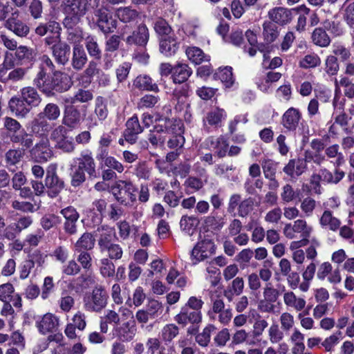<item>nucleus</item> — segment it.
Masks as SVG:
<instances>
[{
  "label": "nucleus",
  "instance_id": "obj_1",
  "mask_svg": "<svg viewBox=\"0 0 354 354\" xmlns=\"http://www.w3.org/2000/svg\"><path fill=\"white\" fill-rule=\"evenodd\" d=\"M33 84L48 97L53 96L55 92L66 91L71 86L67 75L61 71H54L52 75L42 71L38 72L33 80Z\"/></svg>",
  "mask_w": 354,
  "mask_h": 354
},
{
  "label": "nucleus",
  "instance_id": "obj_26",
  "mask_svg": "<svg viewBox=\"0 0 354 354\" xmlns=\"http://www.w3.org/2000/svg\"><path fill=\"white\" fill-rule=\"evenodd\" d=\"M88 62V56L82 46H73L71 64L77 71H82Z\"/></svg>",
  "mask_w": 354,
  "mask_h": 354
},
{
  "label": "nucleus",
  "instance_id": "obj_37",
  "mask_svg": "<svg viewBox=\"0 0 354 354\" xmlns=\"http://www.w3.org/2000/svg\"><path fill=\"white\" fill-rule=\"evenodd\" d=\"M180 328L175 324H167L161 329L160 337L165 345L171 344L179 335Z\"/></svg>",
  "mask_w": 354,
  "mask_h": 354
},
{
  "label": "nucleus",
  "instance_id": "obj_43",
  "mask_svg": "<svg viewBox=\"0 0 354 354\" xmlns=\"http://www.w3.org/2000/svg\"><path fill=\"white\" fill-rule=\"evenodd\" d=\"M95 239L91 233H84L75 245V251H87L94 248Z\"/></svg>",
  "mask_w": 354,
  "mask_h": 354
},
{
  "label": "nucleus",
  "instance_id": "obj_41",
  "mask_svg": "<svg viewBox=\"0 0 354 354\" xmlns=\"http://www.w3.org/2000/svg\"><path fill=\"white\" fill-rule=\"evenodd\" d=\"M279 32L277 26L270 21H266L263 24V36L267 44L274 42L279 37Z\"/></svg>",
  "mask_w": 354,
  "mask_h": 354
},
{
  "label": "nucleus",
  "instance_id": "obj_44",
  "mask_svg": "<svg viewBox=\"0 0 354 354\" xmlns=\"http://www.w3.org/2000/svg\"><path fill=\"white\" fill-rule=\"evenodd\" d=\"M207 141L214 145V148L216 149V153L219 158H223L227 153L229 144L227 140L223 137L220 136L217 139L214 140L213 137L207 138Z\"/></svg>",
  "mask_w": 354,
  "mask_h": 354
},
{
  "label": "nucleus",
  "instance_id": "obj_62",
  "mask_svg": "<svg viewBox=\"0 0 354 354\" xmlns=\"http://www.w3.org/2000/svg\"><path fill=\"white\" fill-rule=\"evenodd\" d=\"M216 327L212 324L207 325L203 332L196 336V342L201 346L205 347L210 342L211 333L216 330Z\"/></svg>",
  "mask_w": 354,
  "mask_h": 354
},
{
  "label": "nucleus",
  "instance_id": "obj_54",
  "mask_svg": "<svg viewBox=\"0 0 354 354\" xmlns=\"http://www.w3.org/2000/svg\"><path fill=\"white\" fill-rule=\"evenodd\" d=\"M41 117L48 120H56L60 115V109L55 103H48L44 107L43 111L40 113Z\"/></svg>",
  "mask_w": 354,
  "mask_h": 354
},
{
  "label": "nucleus",
  "instance_id": "obj_51",
  "mask_svg": "<svg viewBox=\"0 0 354 354\" xmlns=\"http://www.w3.org/2000/svg\"><path fill=\"white\" fill-rule=\"evenodd\" d=\"M339 146L337 144L332 145L324 149L325 154L328 158H337L334 164L336 167L343 165L345 161L342 153L339 152Z\"/></svg>",
  "mask_w": 354,
  "mask_h": 354
},
{
  "label": "nucleus",
  "instance_id": "obj_2",
  "mask_svg": "<svg viewBox=\"0 0 354 354\" xmlns=\"http://www.w3.org/2000/svg\"><path fill=\"white\" fill-rule=\"evenodd\" d=\"M98 236L97 245L101 253L106 254V258L113 261H118L122 258V246L114 242L116 238V234L114 228L107 225H102L97 227V231Z\"/></svg>",
  "mask_w": 354,
  "mask_h": 354
},
{
  "label": "nucleus",
  "instance_id": "obj_56",
  "mask_svg": "<svg viewBox=\"0 0 354 354\" xmlns=\"http://www.w3.org/2000/svg\"><path fill=\"white\" fill-rule=\"evenodd\" d=\"M60 223V217L54 214H45L40 219V225L46 231H48L51 228L56 227L57 225Z\"/></svg>",
  "mask_w": 354,
  "mask_h": 354
},
{
  "label": "nucleus",
  "instance_id": "obj_53",
  "mask_svg": "<svg viewBox=\"0 0 354 354\" xmlns=\"http://www.w3.org/2000/svg\"><path fill=\"white\" fill-rule=\"evenodd\" d=\"M15 56L21 63L30 62L34 58V50L26 46H19L16 49Z\"/></svg>",
  "mask_w": 354,
  "mask_h": 354
},
{
  "label": "nucleus",
  "instance_id": "obj_60",
  "mask_svg": "<svg viewBox=\"0 0 354 354\" xmlns=\"http://www.w3.org/2000/svg\"><path fill=\"white\" fill-rule=\"evenodd\" d=\"M138 12L128 7L119 8L116 11V16L124 23L134 21L138 17Z\"/></svg>",
  "mask_w": 354,
  "mask_h": 354
},
{
  "label": "nucleus",
  "instance_id": "obj_45",
  "mask_svg": "<svg viewBox=\"0 0 354 354\" xmlns=\"http://www.w3.org/2000/svg\"><path fill=\"white\" fill-rule=\"evenodd\" d=\"M312 41L316 46L324 48L329 46L330 39L324 29L315 28L311 35Z\"/></svg>",
  "mask_w": 354,
  "mask_h": 354
},
{
  "label": "nucleus",
  "instance_id": "obj_35",
  "mask_svg": "<svg viewBox=\"0 0 354 354\" xmlns=\"http://www.w3.org/2000/svg\"><path fill=\"white\" fill-rule=\"evenodd\" d=\"M80 112L75 107H68L65 111L62 120L63 124L66 127L74 129L76 128L80 122Z\"/></svg>",
  "mask_w": 354,
  "mask_h": 354
},
{
  "label": "nucleus",
  "instance_id": "obj_34",
  "mask_svg": "<svg viewBox=\"0 0 354 354\" xmlns=\"http://www.w3.org/2000/svg\"><path fill=\"white\" fill-rule=\"evenodd\" d=\"M178 49V43L174 35L163 37L160 41V51L167 57L174 55Z\"/></svg>",
  "mask_w": 354,
  "mask_h": 354
},
{
  "label": "nucleus",
  "instance_id": "obj_24",
  "mask_svg": "<svg viewBox=\"0 0 354 354\" xmlns=\"http://www.w3.org/2000/svg\"><path fill=\"white\" fill-rule=\"evenodd\" d=\"M79 169L88 174L90 177L96 176L95 162L91 152H82L80 156L77 158Z\"/></svg>",
  "mask_w": 354,
  "mask_h": 354
},
{
  "label": "nucleus",
  "instance_id": "obj_63",
  "mask_svg": "<svg viewBox=\"0 0 354 354\" xmlns=\"http://www.w3.org/2000/svg\"><path fill=\"white\" fill-rule=\"evenodd\" d=\"M217 76L227 87L231 86L234 82L232 68L231 66H225L223 68H220L217 73Z\"/></svg>",
  "mask_w": 354,
  "mask_h": 354
},
{
  "label": "nucleus",
  "instance_id": "obj_8",
  "mask_svg": "<svg viewBox=\"0 0 354 354\" xmlns=\"http://www.w3.org/2000/svg\"><path fill=\"white\" fill-rule=\"evenodd\" d=\"M149 30L145 24H139L123 40L127 46H136L137 48H145L149 40Z\"/></svg>",
  "mask_w": 354,
  "mask_h": 354
},
{
  "label": "nucleus",
  "instance_id": "obj_36",
  "mask_svg": "<svg viewBox=\"0 0 354 354\" xmlns=\"http://www.w3.org/2000/svg\"><path fill=\"white\" fill-rule=\"evenodd\" d=\"M84 41L85 48L88 55L95 60H100L102 58V50L97 43L96 37L88 35L86 37Z\"/></svg>",
  "mask_w": 354,
  "mask_h": 354
},
{
  "label": "nucleus",
  "instance_id": "obj_57",
  "mask_svg": "<svg viewBox=\"0 0 354 354\" xmlns=\"http://www.w3.org/2000/svg\"><path fill=\"white\" fill-rule=\"evenodd\" d=\"M154 30L156 32L161 35L163 37H168L169 36H172V29L171 27L169 25L167 21L162 19L158 18L154 23Z\"/></svg>",
  "mask_w": 354,
  "mask_h": 354
},
{
  "label": "nucleus",
  "instance_id": "obj_29",
  "mask_svg": "<svg viewBox=\"0 0 354 354\" xmlns=\"http://www.w3.org/2000/svg\"><path fill=\"white\" fill-rule=\"evenodd\" d=\"M31 109L38 106L41 102V97L32 86H25L18 93Z\"/></svg>",
  "mask_w": 354,
  "mask_h": 354
},
{
  "label": "nucleus",
  "instance_id": "obj_27",
  "mask_svg": "<svg viewBox=\"0 0 354 354\" xmlns=\"http://www.w3.org/2000/svg\"><path fill=\"white\" fill-rule=\"evenodd\" d=\"M62 27L55 20H50L46 23H41L35 30L39 36H44L47 34L55 35L57 38L61 37Z\"/></svg>",
  "mask_w": 354,
  "mask_h": 354
},
{
  "label": "nucleus",
  "instance_id": "obj_13",
  "mask_svg": "<svg viewBox=\"0 0 354 354\" xmlns=\"http://www.w3.org/2000/svg\"><path fill=\"white\" fill-rule=\"evenodd\" d=\"M94 10V15L97 18L96 24L99 29L104 34L113 32L117 27V21L108 13L104 7Z\"/></svg>",
  "mask_w": 354,
  "mask_h": 354
},
{
  "label": "nucleus",
  "instance_id": "obj_5",
  "mask_svg": "<svg viewBox=\"0 0 354 354\" xmlns=\"http://www.w3.org/2000/svg\"><path fill=\"white\" fill-rule=\"evenodd\" d=\"M99 5L100 0H65L64 10L66 15L64 19L81 21L88 11L97 8Z\"/></svg>",
  "mask_w": 354,
  "mask_h": 354
},
{
  "label": "nucleus",
  "instance_id": "obj_12",
  "mask_svg": "<svg viewBox=\"0 0 354 354\" xmlns=\"http://www.w3.org/2000/svg\"><path fill=\"white\" fill-rule=\"evenodd\" d=\"M162 303L156 299H149L144 309L138 310L136 318L140 324H146L149 319H155L162 312Z\"/></svg>",
  "mask_w": 354,
  "mask_h": 354
},
{
  "label": "nucleus",
  "instance_id": "obj_32",
  "mask_svg": "<svg viewBox=\"0 0 354 354\" xmlns=\"http://www.w3.org/2000/svg\"><path fill=\"white\" fill-rule=\"evenodd\" d=\"M192 74V70L186 64L178 63L174 66L171 75L174 84H183L185 82Z\"/></svg>",
  "mask_w": 354,
  "mask_h": 354
},
{
  "label": "nucleus",
  "instance_id": "obj_52",
  "mask_svg": "<svg viewBox=\"0 0 354 354\" xmlns=\"http://www.w3.org/2000/svg\"><path fill=\"white\" fill-rule=\"evenodd\" d=\"M281 77V73L270 71L266 74V77L257 83L258 88L263 92H268L272 83L277 82Z\"/></svg>",
  "mask_w": 354,
  "mask_h": 354
},
{
  "label": "nucleus",
  "instance_id": "obj_48",
  "mask_svg": "<svg viewBox=\"0 0 354 354\" xmlns=\"http://www.w3.org/2000/svg\"><path fill=\"white\" fill-rule=\"evenodd\" d=\"M160 100V98L158 95L145 94L139 99L137 107L140 110L152 109L156 106Z\"/></svg>",
  "mask_w": 354,
  "mask_h": 354
},
{
  "label": "nucleus",
  "instance_id": "obj_21",
  "mask_svg": "<svg viewBox=\"0 0 354 354\" xmlns=\"http://www.w3.org/2000/svg\"><path fill=\"white\" fill-rule=\"evenodd\" d=\"M301 119V113L298 109L290 107L283 114L282 126L288 131H295Z\"/></svg>",
  "mask_w": 354,
  "mask_h": 354
},
{
  "label": "nucleus",
  "instance_id": "obj_17",
  "mask_svg": "<svg viewBox=\"0 0 354 354\" xmlns=\"http://www.w3.org/2000/svg\"><path fill=\"white\" fill-rule=\"evenodd\" d=\"M270 21L280 26L290 23L293 19L292 10L284 7H275L268 11Z\"/></svg>",
  "mask_w": 354,
  "mask_h": 354
},
{
  "label": "nucleus",
  "instance_id": "obj_40",
  "mask_svg": "<svg viewBox=\"0 0 354 354\" xmlns=\"http://www.w3.org/2000/svg\"><path fill=\"white\" fill-rule=\"evenodd\" d=\"M319 223L323 227L328 228L332 231L338 230L341 225L339 219L335 217L329 210L324 212L320 218Z\"/></svg>",
  "mask_w": 354,
  "mask_h": 354
},
{
  "label": "nucleus",
  "instance_id": "obj_28",
  "mask_svg": "<svg viewBox=\"0 0 354 354\" xmlns=\"http://www.w3.org/2000/svg\"><path fill=\"white\" fill-rule=\"evenodd\" d=\"M133 86L140 91L158 93L159 87L152 78L146 74L138 75L133 81Z\"/></svg>",
  "mask_w": 354,
  "mask_h": 354
},
{
  "label": "nucleus",
  "instance_id": "obj_10",
  "mask_svg": "<svg viewBox=\"0 0 354 354\" xmlns=\"http://www.w3.org/2000/svg\"><path fill=\"white\" fill-rule=\"evenodd\" d=\"M216 246L214 242L209 239L198 241L191 252V259L194 264L204 261L214 254Z\"/></svg>",
  "mask_w": 354,
  "mask_h": 354
},
{
  "label": "nucleus",
  "instance_id": "obj_14",
  "mask_svg": "<svg viewBox=\"0 0 354 354\" xmlns=\"http://www.w3.org/2000/svg\"><path fill=\"white\" fill-rule=\"evenodd\" d=\"M81 21L69 20L64 19L63 25L66 29V39L73 46H82L81 42L85 41V34L82 28L77 26Z\"/></svg>",
  "mask_w": 354,
  "mask_h": 354
},
{
  "label": "nucleus",
  "instance_id": "obj_31",
  "mask_svg": "<svg viewBox=\"0 0 354 354\" xmlns=\"http://www.w3.org/2000/svg\"><path fill=\"white\" fill-rule=\"evenodd\" d=\"M10 141L12 143L19 145L24 151L26 149H30L34 144V137L31 133H28L24 129H22L15 135H10Z\"/></svg>",
  "mask_w": 354,
  "mask_h": 354
},
{
  "label": "nucleus",
  "instance_id": "obj_4",
  "mask_svg": "<svg viewBox=\"0 0 354 354\" xmlns=\"http://www.w3.org/2000/svg\"><path fill=\"white\" fill-rule=\"evenodd\" d=\"M111 192L116 201L124 206H129L137 200L138 187L130 179L116 180Z\"/></svg>",
  "mask_w": 354,
  "mask_h": 354
},
{
  "label": "nucleus",
  "instance_id": "obj_47",
  "mask_svg": "<svg viewBox=\"0 0 354 354\" xmlns=\"http://www.w3.org/2000/svg\"><path fill=\"white\" fill-rule=\"evenodd\" d=\"M187 58L196 64H200L203 62H208L209 56L204 54L203 50L198 47H189L186 50Z\"/></svg>",
  "mask_w": 354,
  "mask_h": 354
},
{
  "label": "nucleus",
  "instance_id": "obj_7",
  "mask_svg": "<svg viewBox=\"0 0 354 354\" xmlns=\"http://www.w3.org/2000/svg\"><path fill=\"white\" fill-rule=\"evenodd\" d=\"M212 303L211 310L208 312V315L211 319H215V315L218 314V319L221 324L227 325L232 318V310L230 308H225V303L220 295H210Z\"/></svg>",
  "mask_w": 354,
  "mask_h": 354
},
{
  "label": "nucleus",
  "instance_id": "obj_18",
  "mask_svg": "<svg viewBox=\"0 0 354 354\" xmlns=\"http://www.w3.org/2000/svg\"><path fill=\"white\" fill-rule=\"evenodd\" d=\"M60 213L65 219L64 223L65 232L70 235L75 234L77 231V222L80 217L79 213L76 209L72 206H68L62 209Z\"/></svg>",
  "mask_w": 354,
  "mask_h": 354
},
{
  "label": "nucleus",
  "instance_id": "obj_33",
  "mask_svg": "<svg viewBox=\"0 0 354 354\" xmlns=\"http://www.w3.org/2000/svg\"><path fill=\"white\" fill-rule=\"evenodd\" d=\"M320 176L322 177V182L328 184H337L339 183L345 176V172L339 169V167L335 168L333 173L326 168H321L319 170Z\"/></svg>",
  "mask_w": 354,
  "mask_h": 354
},
{
  "label": "nucleus",
  "instance_id": "obj_15",
  "mask_svg": "<svg viewBox=\"0 0 354 354\" xmlns=\"http://www.w3.org/2000/svg\"><path fill=\"white\" fill-rule=\"evenodd\" d=\"M137 328L134 320L123 322L115 325L113 328V335L118 338L122 342H128L133 340L136 334Z\"/></svg>",
  "mask_w": 354,
  "mask_h": 354
},
{
  "label": "nucleus",
  "instance_id": "obj_38",
  "mask_svg": "<svg viewBox=\"0 0 354 354\" xmlns=\"http://www.w3.org/2000/svg\"><path fill=\"white\" fill-rule=\"evenodd\" d=\"M24 156V151L20 149H10L6 152L4 160L6 167L11 171L10 167L17 166L21 162Z\"/></svg>",
  "mask_w": 354,
  "mask_h": 354
},
{
  "label": "nucleus",
  "instance_id": "obj_9",
  "mask_svg": "<svg viewBox=\"0 0 354 354\" xmlns=\"http://www.w3.org/2000/svg\"><path fill=\"white\" fill-rule=\"evenodd\" d=\"M44 183L48 196L52 198L57 197L64 188V182L58 176L55 166L48 167Z\"/></svg>",
  "mask_w": 354,
  "mask_h": 354
},
{
  "label": "nucleus",
  "instance_id": "obj_6",
  "mask_svg": "<svg viewBox=\"0 0 354 354\" xmlns=\"http://www.w3.org/2000/svg\"><path fill=\"white\" fill-rule=\"evenodd\" d=\"M109 298V296L105 288L97 285L91 292L84 297V308L89 312L100 313L107 306Z\"/></svg>",
  "mask_w": 354,
  "mask_h": 354
},
{
  "label": "nucleus",
  "instance_id": "obj_59",
  "mask_svg": "<svg viewBox=\"0 0 354 354\" xmlns=\"http://www.w3.org/2000/svg\"><path fill=\"white\" fill-rule=\"evenodd\" d=\"M342 335V333L341 330H337L329 337L325 338L324 341H322V346H323L324 350L327 352L333 351L335 346L339 344Z\"/></svg>",
  "mask_w": 354,
  "mask_h": 354
},
{
  "label": "nucleus",
  "instance_id": "obj_61",
  "mask_svg": "<svg viewBox=\"0 0 354 354\" xmlns=\"http://www.w3.org/2000/svg\"><path fill=\"white\" fill-rule=\"evenodd\" d=\"M55 147L64 153H71L75 151V145L73 138L68 137L67 134L55 144Z\"/></svg>",
  "mask_w": 354,
  "mask_h": 354
},
{
  "label": "nucleus",
  "instance_id": "obj_3",
  "mask_svg": "<svg viewBox=\"0 0 354 354\" xmlns=\"http://www.w3.org/2000/svg\"><path fill=\"white\" fill-rule=\"evenodd\" d=\"M313 231V227L308 224L305 219L299 218L295 220L293 223H286L283 229L284 236L288 239H295L300 238L301 246L307 245L309 242L310 238ZM299 242H292L290 248H295Z\"/></svg>",
  "mask_w": 354,
  "mask_h": 354
},
{
  "label": "nucleus",
  "instance_id": "obj_20",
  "mask_svg": "<svg viewBox=\"0 0 354 354\" xmlns=\"http://www.w3.org/2000/svg\"><path fill=\"white\" fill-rule=\"evenodd\" d=\"M30 128L31 134L43 139L44 137L48 138V135L52 129V125L47 120L41 117V114H38L37 117L30 122Z\"/></svg>",
  "mask_w": 354,
  "mask_h": 354
},
{
  "label": "nucleus",
  "instance_id": "obj_25",
  "mask_svg": "<svg viewBox=\"0 0 354 354\" xmlns=\"http://www.w3.org/2000/svg\"><path fill=\"white\" fill-rule=\"evenodd\" d=\"M17 13V12L12 13V17L6 21L5 27L14 32L16 35L20 37H25L28 35L30 28L22 21L14 17L15 14Z\"/></svg>",
  "mask_w": 354,
  "mask_h": 354
},
{
  "label": "nucleus",
  "instance_id": "obj_22",
  "mask_svg": "<svg viewBox=\"0 0 354 354\" xmlns=\"http://www.w3.org/2000/svg\"><path fill=\"white\" fill-rule=\"evenodd\" d=\"M52 55L57 64L65 66L69 61L71 47L66 42H57L50 47Z\"/></svg>",
  "mask_w": 354,
  "mask_h": 354
},
{
  "label": "nucleus",
  "instance_id": "obj_11",
  "mask_svg": "<svg viewBox=\"0 0 354 354\" xmlns=\"http://www.w3.org/2000/svg\"><path fill=\"white\" fill-rule=\"evenodd\" d=\"M30 155L37 162H46L53 156V151L50 145L48 138L40 139L39 142L30 148Z\"/></svg>",
  "mask_w": 354,
  "mask_h": 354
},
{
  "label": "nucleus",
  "instance_id": "obj_19",
  "mask_svg": "<svg viewBox=\"0 0 354 354\" xmlns=\"http://www.w3.org/2000/svg\"><path fill=\"white\" fill-rule=\"evenodd\" d=\"M142 131L138 116L133 115L126 122V129L124 131L123 136L126 142L133 145L138 140V134L141 133Z\"/></svg>",
  "mask_w": 354,
  "mask_h": 354
},
{
  "label": "nucleus",
  "instance_id": "obj_64",
  "mask_svg": "<svg viewBox=\"0 0 354 354\" xmlns=\"http://www.w3.org/2000/svg\"><path fill=\"white\" fill-rule=\"evenodd\" d=\"M263 295L267 302L274 303L278 299L280 293L271 283H266L263 288Z\"/></svg>",
  "mask_w": 354,
  "mask_h": 354
},
{
  "label": "nucleus",
  "instance_id": "obj_55",
  "mask_svg": "<svg viewBox=\"0 0 354 354\" xmlns=\"http://www.w3.org/2000/svg\"><path fill=\"white\" fill-rule=\"evenodd\" d=\"M113 260L104 257L100 260V271L104 277H113L115 273V266Z\"/></svg>",
  "mask_w": 354,
  "mask_h": 354
},
{
  "label": "nucleus",
  "instance_id": "obj_50",
  "mask_svg": "<svg viewBox=\"0 0 354 354\" xmlns=\"http://www.w3.org/2000/svg\"><path fill=\"white\" fill-rule=\"evenodd\" d=\"M188 89L182 88L180 89L176 88L173 91V98L174 102H176V109L179 111L182 110L185 105H188Z\"/></svg>",
  "mask_w": 354,
  "mask_h": 354
},
{
  "label": "nucleus",
  "instance_id": "obj_30",
  "mask_svg": "<svg viewBox=\"0 0 354 354\" xmlns=\"http://www.w3.org/2000/svg\"><path fill=\"white\" fill-rule=\"evenodd\" d=\"M226 118L224 109L215 108L208 111L203 119V126L207 124L211 127H218L221 125L223 120Z\"/></svg>",
  "mask_w": 354,
  "mask_h": 354
},
{
  "label": "nucleus",
  "instance_id": "obj_42",
  "mask_svg": "<svg viewBox=\"0 0 354 354\" xmlns=\"http://www.w3.org/2000/svg\"><path fill=\"white\" fill-rule=\"evenodd\" d=\"M283 301L287 306L292 307L297 311L303 310L306 303L304 299L297 297L295 293L292 291L284 293Z\"/></svg>",
  "mask_w": 354,
  "mask_h": 354
},
{
  "label": "nucleus",
  "instance_id": "obj_58",
  "mask_svg": "<svg viewBox=\"0 0 354 354\" xmlns=\"http://www.w3.org/2000/svg\"><path fill=\"white\" fill-rule=\"evenodd\" d=\"M11 207L12 209L24 213H34L38 209L36 208L35 205L31 202L19 200L12 201Z\"/></svg>",
  "mask_w": 354,
  "mask_h": 354
},
{
  "label": "nucleus",
  "instance_id": "obj_39",
  "mask_svg": "<svg viewBox=\"0 0 354 354\" xmlns=\"http://www.w3.org/2000/svg\"><path fill=\"white\" fill-rule=\"evenodd\" d=\"M203 223L213 230H220L225 224V216H218L216 211H213L209 215L204 217Z\"/></svg>",
  "mask_w": 354,
  "mask_h": 354
},
{
  "label": "nucleus",
  "instance_id": "obj_23",
  "mask_svg": "<svg viewBox=\"0 0 354 354\" xmlns=\"http://www.w3.org/2000/svg\"><path fill=\"white\" fill-rule=\"evenodd\" d=\"M8 108L15 116L19 118H25L32 110L19 94L9 100Z\"/></svg>",
  "mask_w": 354,
  "mask_h": 354
},
{
  "label": "nucleus",
  "instance_id": "obj_16",
  "mask_svg": "<svg viewBox=\"0 0 354 354\" xmlns=\"http://www.w3.org/2000/svg\"><path fill=\"white\" fill-rule=\"evenodd\" d=\"M39 332L42 335L53 333L58 330L59 318L53 313H46L35 323Z\"/></svg>",
  "mask_w": 354,
  "mask_h": 354
},
{
  "label": "nucleus",
  "instance_id": "obj_49",
  "mask_svg": "<svg viewBox=\"0 0 354 354\" xmlns=\"http://www.w3.org/2000/svg\"><path fill=\"white\" fill-rule=\"evenodd\" d=\"M199 223L198 219L194 216H183L180 221V229L188 234H192Z\"/></svg>",
  "mask_w": 354,
  "mask_h": 354
},
{
  "label": "nucleus",
  "instance_id": "obj_46",
  "mask_svg": "<svg viewBox=\"0 0 354 354\" xmlns=\"http://www.w3.org/2000/svg\"><path fill=\"white\" fill-rule=\"evenodd\" d=\"M164 131V128L161 125L155 126L152 130H150L148 140L154 147H158L164 144L165 138L162 135Z\"/></svg>",
  "mask_w": 354,
  "mask_h": 354
}]
</instances>
